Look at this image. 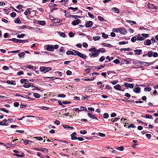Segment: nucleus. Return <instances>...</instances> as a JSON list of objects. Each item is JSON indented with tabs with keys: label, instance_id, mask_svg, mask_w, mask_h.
<instances>
[{
	"label": "nucleus",
	"instance_id": "nucleus-14",
	"mask_svg": "<svg viewBox=\"0 0 158 158\" xmlns=\"http://www.w3.org/2000/svg\"><path fill=\"white\" fill-rule=\"evenodd\" d=\"M114 89L118 91H120V90L121 86L119 84H117L114 86Z\"/></svg>",
	"mask_w": 158,
	"mask_h": 158
},
{
	"label": "nucleus",
	"instance_id": "nucleus-16",
	"mask_svg": "<svg viewBox=\"0 0 158 158\" xmlns=\"http://www.w3.org/2000/svg\"><path fill=\"white\" fill-rule=\"evenodd\" d=\"M112 11L116 13H119V10L117 7H113L112 9Z\"/></svg>",
	"mask_w": 158,
	"mask_h": 158
},
{
	"label": "nucleus",
	"instance_id": "nucleus-24",
	"mask_svg": "<svg viewBox=\"0 0 158 158\" xmlns=\"http://www.w3.org/2000/svg\"><path fill=\"white\" fill-rule=\"evenodd\" d=\"M32 142L31 141L29 140H23L24 143L25 145H27V144H30Z\"/></svg>",
	"mask_w": 158,
	"mask_h": 158
},
{
	"label": "nucleus",
	"instance_id": "nucleus-61",
	"mask_svg": "<svg viewBox=\"0 0 158 158\" xmlns=\"http://www.w3.org/2000/svg\"><path fill=\"white\" fill-rule=\"evenodd\" d=\"M80 133L81 134L84 135L87 133V131L85 130H81L80 131Z\"/></svg>",
	"mask_w": 158,
	"mask_h": 158
},
{
	"label": "nucleus",
	"instance_id": "nucleus-59",
	"mask_svg": "<svg viewBox=\"0 0 158 158\" xmlns=\"http://www.w3.org/2000/svg\"><path fill=\"white\" fill-rule=\"evenodd\" d=\"M71 137V139L72 140H77V137L74 135H70Z\"/></svg>",
	"mask_w": 158,
	"mask_h": 158
},
{
	"label": "nucleus",
	"instance_id": "nucleus-51",
	"mask_svg": "<svg viewBox=\"0 0 158 158\" xmlns=\"http://www.w3.org/2000/svg\"><path fill=\"white\" fill-rule=\"evenodd\" d=\"M88 15L90 18L93 19L94 18V16L90 12H88Z\"/></svg>",
	"mask_w": 158,
	"mask_h": 158
},
{
	"label": "nucleus",
	"instance_id": "nucleus-43",
	"mask_svg": "<svg viewBox=\"0 0 158 158\" xmlns=\"http://www.w3.org/2000/svg\"><path fill=\"white\" fill-rule=\"evenodd\" d=\"M25 35V34H18L17 35V37L19 38H21L23 37Z\"/></svg>",
	"mask_w": 158,
	"mask_h": 158
},
{
	"label": "nucleus",
	"instance_id": "nucleus-10",
	"mask_svg": "<svg viewBox=\"0 0 158 158\" xmlns=\"http://www.w3.org/2000/svg\"><path fill=\"white\" fill-rule=\"evenodd\" d=\"M141 88L139 87H136L133 88V91L136 94H139L141 92Z\"/></svg>",
	"mask_w": 158,
	"mask_h": 158
},
{
	"label": "nucleus",
	"instance_id": "nucleus-11",
	"mask_svg": "<svg viewBox=\"0 0 158 158\" xmlns=\"http://www.w3.org/2000/svg\"><path fill=\"white\" fill-rule=\"evenodd\" d=\"M93 23L92 21H88L85 24V27L88 28L90 27H92Z\"/></svg>",
	"mask_w": 158,
	"mask_h": 158
},
{
	"label": "nucleus",
	"instance_id": "nucleus-31",
	"mask_svg": "<svg viewBox=\"0 0 158 158\" xmlns=\"http://www.w3.org/2000/svg\"><path fill=\"white\" fill-rule=\"evenodd\" d=\"M80 111H85L86 112H88V111L86 109V108L84 106H81L80 107Z\"/></svg>",
	"mask_w": 158,
	"mask_h": 158
},
{
	"label": "nucleus",
	"instance_id": "nucleus-29",
	"mask_svg": "<svg viewBox=\"0 0 158 158\" xmlns=\"http://www.w3.org/2000/svg\"><path fill=\"white\" fill-rule=\"evenodd\" d=\"M21 154H14L13 155L18 157H23L25 156L24 154L23 153H21Z\"/></svg>",
	"mask_w": 158,
	"mask_h": 158
},
{
	"label": "nucleus",
	"instance_id": "nucleus-48",
	"mask_svg": "<svg viewBox=\"0 0 158 158\" xmlns=\"http://www.w3.org/2000/svg\"><path fill=\"white\" fill-rule=\"evenodd\" d=\"M109 116V114L107 113H105L103 114V117L105 118H107Z\"/></svg>",
	"mask_w": 158,
	"mask_h": 158
},
{
	"label": "nucleus",
	"instance_id": "nucleus-50",
	"mask_svg": "<svg viewBox=\"0 0 158 158\" xmlns=\"http://www.w3.org/2000/svg\"><path fill=\"white\" fill-rule=\"evenodd\" d=\"M130 127L132 128H135L136 127V126L134 124L131 123L127 127L128 128H129Z\"/></svg>",
	"mask_w": 158,
	"mask_h": 158
},
{
	"label": "nucleus",
	"instance_id": "nucleus-2",
	"mask_svg": "<svg viewBox=\"0 0 158 158\" xmlns=\"http://www.w3.org/2000/svg\"><path fill=\"white\" fill-rule=\"evenodd\" d=\"M51 69L52 68L50 67L41 66L40 67V71L43 72L45 73L51 70Z\"/></svg>",
	"mask_w": 158,
	"mask_h": 158
},
{
	"label": "nucleus",
	"instance_id": "nucleus-58",
	"mask_svg": "<svg viewBox=\"0 0 158 158\" xmlns=\"http://www.w3.org/2000/svg\"><path fill=\"white\" fill-rule=\"evenodd\" d=\"M105 64H104L103 65H102L98 66V67H97L96 69H100L102 68H104L105 67Z\"/></svg>",
	"mask_w": 158,
	"mask_h": 158
},
{
	"label": "nucleus",
	"instance_id": "nucleus-41",
	"mask_svg": "<svg viewBox=\"0 0 158 158\" xmlns=\"http://www.w3.org/2000/svg\"><path fill=\"white\" fill-rule=\"evenodd\" d=\"M40 108L42 110H48L49 109V108L48 107H46V106H41L40 107Z\"/></svg>",
	"mask_w": 158,
	"mask_h": 158
},
{
	"label": "nucleus",
	"instance_id": "nucleus-1",
	"mask_svg": "<svg viewBox=\"0 0 158 158\" xmlns=\"http://www.w3.org/2000/svg\"><path fill=\"white\" fill-rule=\"evenodd\" d=\"M89 51L91 52V54L90 55V57H97L98 55V50L94 46H92L91 48L89 49Z\"/></svg>",
	"mask_w": 158,
	"mask_h": 158
},
{
	"label": "nucleus",
	"instance_id": "nucleus-28",
	"mask_svg": "<svg viewBox=\"0 0 158 158\" xmlns=\"http://www.w3.org/2000/svg\"><path fill=\"white\" fill-rule=\"evenodd\" d=\"M28 41L27 40H21L18 39V43H25L28 42Z\"/></svg>",
	"mask_w": 158,
	"mask_h": 158
},
{
	"label": "nucleus",
	"instance_id": "nucleus-32",
	"mask_svg": "<svg viewBox=\"0 0 158 158\" xmlns=\"http://www.w3.org/2000/svg\"><path fill=\"white\" fill-rule=\"evenodd\" d=\"M6 83L9 84L10 85H15V83L13 81H9V80H7L6 81Z\"/></svg>",
	"mask_w": 158,
	"mask_h": 158
},
{
	"label": "nucleus",
	"instance_id": "nucleus-33",
	"mask_svg": "<svg viewBox=\"0 0 158 158\" xmlns=\"http://www.w3.org/2000/svg\"><path fill=\"white\" fill-rule=\"evenodd\" d=\"M25 98H26V99H29L31 101H33L35 100V99L34 98H31L29 97L26 96V95H25Z\"/></svg>",
	"mask_w": 158,
	"mask_h": 158
},
{
	"label": "nucleus",
	"instance_id": "nucleus-64",
	"mask_svg": "<svg viewBox=\"0 0 158 158\" xmlns=\"http://www.w3.org/2000/svg\"><path fill=\"white\" fill-rule=\"evenodd\" d=\"M113 62L116 64H118L119 63L120 61L118 59H116L113 61Z\"/></svg>",
	"mask_w": 158,
	"mask_h": 158
},
{
	"label": "nucleus",
	"instance_id": "nucleus-34",
	"mask_svg": "<svg viewBox=\"0 0 158 158\" xmlns=\"http://www.w3.org/2000/svg\"><path fill=\"white\" fill-rule=\"evenodd\" d=\"M33 95L35 97L37 98H40V95L38 93H34Z\"/></svg>",
	"mask_w": 158,
	"mask_h": 158
},
{
	"label": "nucleus",
	"instance_id": "nucleus-55",
	"mask_svg": "<svg viewBox=\"0 0 158 158\" xmlns=\"http://www.w3.org/2000/svg\"><path fill=\"white\" fill-rule=\"evenodd\" d=\"M105 59V57L103 56H102L99 59V61L100 62H103Z\"/></svg>",
	"mask_w": 158,
	"mask_h": 158
},
{
	"label": "nucleus",
	"instance_id": "nucleus-45",
	"mask_svg": "<svg viewBox=\"0 0 158 158\" xmlns=\"http://www.w3.org/2000/svg\"><path fill=\"white\" fill-rule=\"evenodd\" d=\"M97 135L101 137H105L106 136V135L105 134L100 132H99L98 133Z\"/></svg>",
	"mask_w": 158,
	"mask_h": 158
},
{
	"label": "nucleus",
	"instance_id": "nucleus-56",
	"mask_svg": "<svg viewBox=\"0 0 158 158\" xmlns=\"http://www.w3.org/2000/svg\"><path fill=\"white\" fill-rule=\"evenodd\" d=\"M105 88L109 90H111L112 89L111 87L109 85H105Z\"/></svg>",
	"mask_w": 158,
	"mask_h": 158
},
{
	"label": "nucleus",
	"instance_id": "nucleus-54",
	"mask_svg": "<svg viewBox=\"0 0 158 158\" xmlns=\"http://www.w3.org/2000/svg\"><path fill=\"white\" fill-rule=\"evenodd\" d=\"M145 118L149 119H153L152 116L148 114H146L145 115Z\"/></svg>",
	"mask_w": 158,
	"mask_h": 158
},
{
	"label": "nucleus",
	"instance_id": "nucleus-53",
	"mask_svg": "<svg viewBox=\"0 0 158 158\" xmlns=\"http://www.w3.org/2000/svg\"><path fill=\"white\" fill-rule=\"evenodd\" d=\"M35 86L33 85V84L31 83H29V84L27 86H26L25 87H32L35 88Z\"/></svg>",
	"mask_w": 158,
	"mask_h": 158
},
{
	"label": "nucleus",
	"instance_id": "nucleus-44",
	"mask_svg": "<svg viewBox=\"0 0 158 158\" xmlns=\"http://www.w3.org/2000/svg\"><path fill=\"white\" fill-rule=\"evenodd\" d=\"M136 40V38L135 36H133L132 37L131 39V41L132 43H134L135 42Z\"/></svg>",
	"mask_w": 158,
	"mask_h": 158
},
{
	"label": "nucleus",
	"instance_id": "nucleus-8",
	"mask_svg": "<svg viewBox=\"0 0 158 158\" xmlns=\"http://www.w3.org/2000/svg\"><path fill=\"white\" fill-rule=\"evenodd\" d=\"M46 49L48 51L53 52L54 51L53 45H48L46 47Z\"/></svg>",
	"mask_w": 158,
	"mask_h": 158
},
{
	"label": "nucleus",
	"instance_id": "nucleus-4",
	"mask_svg": "<svg viewBox=\"0 0 158 158\" xmlns=\"http://www.w3.org/2000/svg\"><path fill=\"white\" fill-rule=\"evenodd\" d=\"M118 30V32L122 35H125L127 33L125 29L123 28L119 27Z\"/></svg>",
	"mask_w": 158,
	"mask_h": 158
},
{
	"label": "nucleus",
	"instance_id": "nucleus-21",
	"mask_svg": "<svg viewBox=\"0 0 158 158\" xmlns=\"http://www.w3.org/2000/svg\"><path fill=\"white\" fill-rule=\"evenodd\" d=\"M131 48H122L120 49V51L121 52L123 51H130L131 50Z\"/></svg>",
	"mask_w": 158,
	"mask_h": 158
},
{
	"label": "nucleus",
	"instance_id": "nucleus-52",
	"mask_svg": "<svg viewBox=\"0 0 158 158\" xmlns=\"http://www.w3.org/2000/svg\"><path fill=\"white\" fill-rule=\"evenodd\" d=\"M152 89L151 88L146 87L144 88V90L145 91H147L149 92L151 91Z\"/></svg>",
	"mask_w": 158,
	"mask_h": 158
},
{
	"label": "nucleus",
	"instance_id": "nucleus-36",
	"mask_svg": "<svg viewBox=\"0 0 158 158\" xmlns=\"http://www.w3.org/2000/svg\"><path fill=\"white\" fill-rule=\"evenodd\" d=\"M100 39V37L99 36H96L93 37V40L94 41H97L99 40Z\"/></svg>",
	"mask_w": 158,
	"mask_h": 158
},
{
	"label": "nucleus",
	"instance_id": "nucleus-12",
	"mask_svg": "<svg viewBox=\"0 0 158 158\" xmlns=\"http://www.w3.org/2000/svg\"><path fill=\"white\" fill-rule=\"evenodd\" d=\"M134 51L135 52V55H139L142 53V50L141 49H134Z\"/></svg>",
	"mask_w": 158,
	"mask_h": 158
},
{
	"label": "nucleus",
	"instance_id": "nucleus-40",
	"mask_svg": "<svg viewBox=\"0 0 158 158\" xmlns=\"http://www.w3.org/2000/svg\"><path fill=\"white\" fill-rule=\"evenodd\" d=\"M59 51L60 52H62L63 53H64L65 52L64 48L63 47H61L59 49Z\"/></svg>",
	"mask_w": 158,
	"mask_h": 158
},
{
	"label": "nucleus",
	"instance_id": "nucleus-37",
	"mask_svg": "<svg viewBox=\"0 0 158 158\" xmlns=\"http://www.w3.org/2000/svg\"><path fill=\"white\" fill-rule=\"evenodd\" d=\"M116 149L120 151H123L124 149V148L123 146H121L119 147H117L116 148Z\"/></svg>",
	"mask_w": 158,
	"mask_h": 158
},
{
	"label": "nucleus",
	"instance_id": "nucleus-47",
	"mask_svg": "<svg viewBox=\"0 0 158 158\" xmlns=\"http://www.w3.org/2000/svg\"><path fill=\"white\" fill-rule=\"evenodd\" d=\"M63 10V12L65 13L64 16L66 17H68V16H67V15L69 14V12L68 11L65 10Z\"/></svg>",
	"mask_w": 158,
	"mask_h": 158
},
{
	"label": "nucleus",
	"instance_id": "nucleus-27",
	"mask_svg": "<svg viewBox=\"0 0 158 158\" xmlns=\"http://www.w3.org/2000/svg\"><path fill=\"white\" fill-rule=\"evenodd\" d=\"M38 23L40 25L44 26L46 22L44 21H39Z\"/></svg>",
	"mask_w": 158,
	"mask_h": 158
},
{
	"label": "nucleus",
	"instance_id": "nucleus-18",
	"mask_svg": "<svg viewBox=\"0 0 158 158\" xmlns=\"http://www.w3.org/2000/svg\"><path fill=\"white\" fill-rule=\"evenodd\" d=\"M138 37L137 38V40L138 41H142L144 40V38L143 37L140 36V34L137 35Z\"/></svg>",
	"mask_w": 158,
	"mask_h": 158
},
{
	"label": "nucleus",
	"instance_id": "nucleus-15",
	"mask_svg": "<svg viewBox=\"0 0 158 158\" xmlns=\"http://www.w3.org/2000/svg\"><path fill=\"white\" fill-rule=\"evenodd\" d=\"M143 44L145 45H150L151 44V40H147L146 42H144Z\"/></svg>",
	"mask_w": 158,
	"mask_h": 158
},
{
	"label": "nucleus",
	"instance_id": "nucleus-5",
	"mask_svg": "<svg viewBox=\"0 0 158 158\" xmlns=\"http://www.w3.org/2000/svg\"><path fill=\"white\" fill-rule=\"evenodd\" d=\"M87 112V115L90 118L92 119H98L97 118L95 117V115L93 114L91 112H90L89 111Z\"/></svg>",
	"mask_w": 158,
	"mask_h": 158
},
{
	"label": "nucleus",
	"instance_id": "nucleus-22",
	"mask_svg": "<svg viewBox=\"0 0 158 158\" xmlns=\"http://www.w3.org/2000/svg\"><path fill=\"white\" fill-rule=\"evenodd\" d=\"M25 52H21L19 53L18 55L20 58H24V57Z\"/></svg>",
	"mask_w": 158,
	"mask_h": 158
},
{
	"label": "nucleus",
	"instance_id": "nucleus-9",
	"mask_svg": "<svg viewBox=\"0 0 158 158\" xmlns=\"http://www.w3.org/2000/svg\"><path fill=\"white\" fill-rule=\"evenodd\" d=\"M147 6L149 8L155 10H156L157 9V7L156 6H155L152 4L149 3Z\"/></svg>",
	"mask_w": 158,
	"mask_h": 158
},
{
	"label": "nucleus",
	"instance_id": "nucleus-30",
	"mask_svg": "<svg viewBox=\"0 0 158 158\" xmlns=\"http://www.w3.org/2000/svg\"><path fill=\"white\" fill-rule=\"evenodd\" d=\"M102 44L103 45V46L105 47H106L110 48H111L112 47V45L111 44H107V43H103Z\"/></svg>",
	"mask_w": 158,
	"mask_h": 158
},
{
	"label": "nucleus",
	"instance_id": "nucleus-19",
	"mask_svg": "<svg viewBox=\"0 0 158 158\" xmlns=\"http://www.w3.org/2000/svg\"><path fill=\"white\" fill-rule=\"evenodd\" d=\"M8 40L9 41H13L15 43H18V39H17L15 38H13L10 39H8Z\"/></svg>",
	"mask_w": 158,
	"mask_h": 158
},
{
	"label": "nucleus",
	"instance_id": "nucleus-35",
	"mask_svg": "<svg viewBox=\"0 0 158 158\" xmlns=\"http://www.w3.org/2000/svg\"><path fill=\"white\" fill-rule=\"evenodd\" d=\"M147 56L149 57H152L153 55V52L152 51H149L148 52Z\"/></svg>",
	"mask_w": 158,
	"mask_h": 158
},
{
	"label": "nucleus",
	"instance_id": "nucleus-20",
	"mask_svg": "<svg viewBox=\"0 0 158 158\" xmlns=\"http://www.w3.org/2000/svg\"><path fill=\"white\" fill-rule=\"evenodd\" d=\"M66 54L68 55H72L74 56H76V54H74L73 52L70 51H67L66 52Z\"/></svg>",
	"mask_w": 158,
	"mask_h": 158
},
{
	"label": "nucleus",
	"instance_id": "nucleus-49",
	"mask_svg": "<svg viewBox=\"0 0 158 158\" xmlns=\"http://www.w3.org/2000/svg\"><path fill=\"white\" fill-rule=\"evenodd\" d=\"M102 36L104 39H106L108 38V35L107 34H105L104 32L102 33Z\"/></svg>",
	"mask_w": 158,
	"mask_h": 158
},
{
	"label": "nucleus",
	"instance_id": "nucleus-23",
	"mask_svg": "<svg viewBox=\"0 0 158 158\" xmlns=\"http://www.w3.org/2000/svg\"><path fill=\"white\" fill-rule=\"evenodd\" d=\"M58 35L64 38L65 37L66 34L64 32H61L60 31L58 32Z\"/></svg>",
	"mask_w": 158,
	"mask_h": 158
},
{
	"label": "nucleus",
	"instance_id": "nucleus-6",
	"mask_svg": "<svg viewBox=\"0 0 158 158\" xmlns=\"http://www.w3.org/2000/svg\"><path fill=\"white\" fill-rule=\"evenodd\" d=\"M81 21L80 19H77L72 22V24L73 26H76L80 23H81Z\"/></svg>",
	"mask_w": 158,
	"mask_h": 158
},
{
	"label": "nucleus",
	"instance_id": "nucleus-7",
	"mask_svg": "<svg viewBox=\"0 0 158 158\" xmlns=\"http://www.w3.org/2000/svg\"><path fill=\"white\" fill-rule=\"evenodd\" d=\"M34 149H35L37 150H38L39 151H42L44 152H47V153H48V149L45 148H34Z\"/></svg>",
	"mask_w": 158,
	"mask_h": 158
},
{
	"label": "nucleus",
	"instance_id": "nucleus-63",
	"mask_svg": "<svg viewBox=\"0 0 158 158\" xmlns=\"http://www.w3.org/2000/svg\"><path fill=\"white\" fill-rule=\"evenodd\" d=\"M90 68H87L85 70V72L86 73H89L90 71Z\"/></svg>",
	"mask_w": 158,
	"mask_h": 158
},
{
	"label": "nucleus",
	"instance_id": "nucleus-42",
	"mask_svg": "<svg viewBox=\"0 0 158 158\" xmlns=\"http://www.w3.org/2000/svg\"><path fill=\"white\" fill-rule=\"evenodd\" d=\"M128 44V41H120L118 43V44L120 45H123Z\"/></svg>",
	"mask_w": 158,
	"mask_h": 158
},
{
	"label": "nucleus",
	"instance_id": "nucleus-26",
	"mask_svg": "<svg viewBox=\"0 0 158 158\" xmlns=\"http://www.w3.org/2000/svg\"><path fill=\"white\" fill-rule=\"evenodd\" d=\"M68 10H73V12H75L76 10H78V8L77 7L73 8V7H70L68 8Z\"/></svg>",
	"mask_w": 158,
	"mask_h": 158
},
{
	"label": "nucleus",
	"instance_id": "nucleus-38",
	"mask_svg": "<svg viewBox=\"0 0 158 158\" xmlns=\"http://www.w3.org/2000/svg\"><path fill=\"white\" fill-rule=\"evenodd\" d=\"M14 22L15 23H16L20 24L21 23V21L19 18H18L16 19L15 20Z\"/></svg>",
	"mask_w": 158,
	"mask_h": 158
},
{
	"label": "nucleus",
	"instance_id": "nucleus-39",
	"mask_svg": "<svg viewBox=\"0 0 158 158\" xmlns=\"http://www.w3.org/2000/svg\"><path fill=\"white\" fill-rule=\"evenodd\" d=\"M98 18L100 21L102 22L104 21V19L100 16H98ZM105 21H106V20H105Z\"/></svg>",
	"mask_w": 158,
	"mask_h": 158
},
{
	"label": "nucleus",
	"instance_id": "nucleus-46",
	"mask_svg": "<svg viewBox=\"0 0 158 158\" xmlns=\"http://www.w3.org/2000/svg\"><path fill=\"white\" fill-rule=\"evenodd\" d=\"M48 6L49 7H56L57 6V5L53 3H49L48 4Z\"/></svg>",
	"mask_w": 158,
	"mask_h": 158
},
{
	"label": "nucleus",
	"instance_id": "nucleus-62",
	"mask_svg": "<svg viewBox=\"0 0 158 158\" xmlns=\"http://www.w3.org/2000/svg\"><path fill=\"white\" fill-rule=\"evenodd\" d=\"M154 57H156L158 56V54L156 52H153V55H152Z\"/></svg>",
	"mask_w": 158,
	"mask_h": 158
},
{
	"label": "nucleus",
	"instance_id": "nucleus-57",
	"mask_svg": "<svg viewBox=\"0 0 158 158\" xmlns=\"http://www.w3.org/2000/svg\"><path fill=\"white\" fill-rule=\"evenodd\" d=\"M127 22L129 23H132L134 24H136V22L135 21L130 20H127Z\"/></svg>",
	"mask_w": 158,
	"mask_h": 158
},
{
	"label": "nucleus",
	"instance_id": "nucleus-17",
	"mask_svg": "<svg viewBox=\"0 0 158 158\" xmlns=\"http://www.w3.org/2000/svg\"><path fill=\"white\" fill-rule=\"evenodd\" d=\"M98 50L99 54L100 52H101L102 53H103L105 52H106L105 49L104 48H99Z\"/></svg>",
	"mask_w": 158,
	"mask_h": 158
},
{
	"label": "nucleus",
	"instance_id": "nucleus-13",
	"mask_svg": "<svg viewBox=\"0 0 158 158\" xmlns=\"http://www.w3.org/2000/svg\"><path fill=\"white\" fill-rule=\"evenodd\" d=\"M68 0H61L59 2H56V3H57L58 2H60V3H62V4L63 5H65L68 2Z\"/></svg>",
	"mask_w": 158,
	"mask_h": 158
},
{
	"label": "nucleus",
	"instance_id": "nucleus-60",
	"mask_svg": "<svg viewBox=\"0 0 158 158\" xmlns=\"http://www.w3.org/2000/svg\"><path fill=\"white\" fill-rule=\"evenodd\" d=\"M0 110L6 113H8L9 111L4 108H0Z\"/></svg>",
	"mask_w": 158,
	"mask_h": 158
},
{
	"label": "nucleus",
	"instance_id": "nucleus-25",
	"mask_svg": "<svg viewBox=\"0 0 158 158\" xmlns=\"http://www.w3.org/2000/svg\"><path fill=\"white\" fill-rule=\"evenodd\" d=\"M54 20V22L55 23H61L62 22V20L61 19H58V18L55 19Z\"/></svg>",
	"mask_w": 158,
	"mask_h": 158
},
{
	"label": "nucleus",
	"instance_id": "nucleus-3",
	"mask_svg": "<svg viewBox=\"0 0 158 158\" xmlns=\"http://www.w3.org/2000/svg\"><path fill=\"white\" fill-rule=\"evenodd\" d=\"M73 51L76 54V56L77 55L83 59H85L86 58V56L83 53H81L80 52L75 50H73Z\"/></svg>",
	"mask_w": 158,
	"mask_h": 158
}]
</instances>
